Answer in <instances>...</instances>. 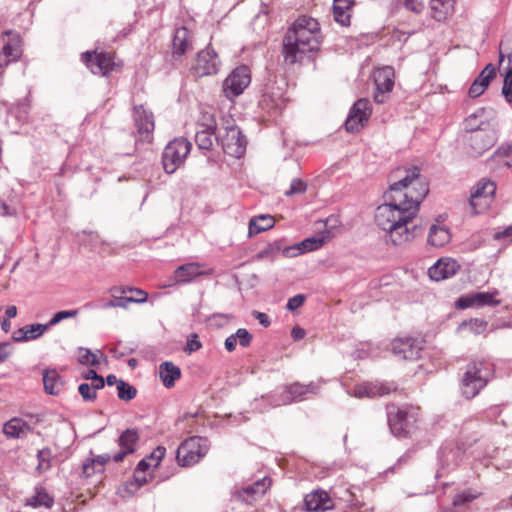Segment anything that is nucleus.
Instances as JSON below:
<instances>
[{
	"label": "nucleus",
	"instance_id": "f257e3e1",
	"mask_svg": "<svg viewBox=\"0 0 512 512\" xmlns=\"http://www.w3.org/2000/svg\"><path fill=\"white\" fill-rule=\"evenodd\" d=\"M388 203L377 207L375 223L387 232L386 241L394 246L403 245L414 238L409 224L416 217L420 203L429 192L416 166L399 167L389 176Z\"/></svg>",
	"mask_w": 512,
	"mask_h": 512
},
{
	"label": "nucleus",
	"instance_id": "f03ea898",
	"mask_svg": "<svg viewBox=\"0 0 512 512\" xmlns=\"http://www.w3.org/2000/svg\"><path fill=\"white\" fill-rule=\"evenodd\" d=\"M321 31L316 19L303 15L288 28L283 40V56L286 63L295 64L307 53L320 48Z\"/></svg>",
	"mask_w": 512,
	"mask_h": 512
},
{
	"label": "nucleus",
	"instance_id": "7ed1b4c3",
	"mask_svg": "<svg viewBox=\"0 0 512 512\" xmlns=\"http://www.w3.org/2000/svg\"><path fill=\"white\" fill-rule=\"evenodd\" d=\"M495 112L481 108L466 119V128L471 131L470 146L476 155L489 150L497 141L495 124L491 123Z\"/></svg>",
	"mask_w": 512,
	"mask_h": 512
},
{
	"label": "nucleus",
	"instance_id": "20e7f679",
	"mask_svg": "<svg viewBox=\"0 0 512 512\" xmlns=\"http://www.w3.org/2000/svg\"><path fill=\"white\" fill-rule=\"evenodd\" d=\"M319 390V386L310 382L309 384L293 383L285 386V390L280 397L275 395L261 396L259 399H254L252 402L253 410L263 413L271 407H278L280 405H286L293 401H302L309 394H316Z\"/></svg>",
	"mask_w": 512,
	"mask_h": 512
},
{
	"label": "nucleus",
	"instance_id": "39448f33",
	"mask_svg": "<svg viewBox=\"0 0 512 512\" xmlns=\"http://www.w3.org/2000/svg\"><path fill=\"white\" fill-rule=\"evenodd\" d=\"M388 425L393 435L407 436L419 418V408L413 406H391L387 412Z\"/></svg>",
	"mask_w": 512,
	"mask_h": 512
},
{
	"label": "nucleus",
	"instance_id": "423d86ee",
	"mask_svg": "<svg viewBox=\"0 0 512 512\" xmlns=\"http://www.w3.org/2000/svg\"><path fill=\"white\" fill-rule=\"evenodd\" d=\"M215 139L221 143L224 153L240 158L246 151V139L234 124V120L227 119L223 132L220 130Z\"/></svg>",
	"mask_w": 512,
	"mask_h": 512
},
{
	"label": "nucleus",
	"instance_id": "0eeeda50",
	"mask_svg": "<svg viewBox=\"0 0 512 512\" xmlns=\"http://www.w3.org/2000/svg\"><path fill=\"white\" fill-rule=\"evenodd\" d=\"M192 144L180 137L170 141L162 154V165L166 173L172 174L181 167L191 151Z\"/></svg>",
	"mask_w": 512,
	"mask_h": 512
},
{
	"label": "nucleus",
	"instance_id": "6e6552de",
	"mask_svg": "<svg viewBox=\"0 0 512 512\" xmlns=\"http://www.w3.org/2000/svg\"><path fill=\"white\" fill-rule=\"evenodd\" d=\"M208 441L201 437H190L178 447L176 458L180 466L189 467L198 463L208 452Z\"/></svg>",
	"mask_w": 512,
	"mask_h": 512
},
{
	"label": "nucleus",
	"instance_id": "1a4fd4ad",
	"mask_svg": "<svg viewBox=\"0 0 512 512\" xmlns=\"http://www.w3.org/2000/svg\"><path fill=\"white\" fill-rule=\"evenodd\" d=\"M482 362L472 363L467 366V370L462 378V393L467 399L474 398L488 382L487 373H483Z\"/></svg>",
	"mask_w": 512,
	"mask_h": 512
},
{
	"label": "nucleus",
	"instance_id": "9d476101",
	"mask_svg": "<svg viewBox=\"0 0 512 512\" xmlns=\"http://www.w3.org/2000/svg\"><path fill=\"white\" fill-rule=\"evenodd\" d=\"M251 82L250 70L242 65L235 68L223 82L224 96L232 100L241 95Z\"/></svg>",
	"mask_w": 512,
	"mask_h": 512
},
{
	"label": "nucleus",
	"instance_id": "9b49d317",
	"mask_svg": "<svg viewBox=\"0 0 512 512\" xmlns=\"http://www.w3.org/2000/svg\"><path fill=\"white\" fill-rule=\"evenodd\" d=\"M220 67L221 61L217 53L208 46L197 53L191 71L196 77H205L217 74Z\"/></svg>",
	"mask_w": 512,
	"mask_h": 512
},
{
	"label": "nucleus",
	"instance_id": "f8f14e48",
	"mask_svg": "<svg viewBox=\"0 0 512 512\" xmlns=\"http://www.w3.org/2000/svg\"><path fill=\"white\" fill-rule=\"evenodd\" d=\"M82 61L96 75L106 76L116 68L114 57L108 52L87 51L82 54Z\"/></svg>",
	"mask_w": 512,
	"mask_h": 512
},
{
	"label": "nucleus",
	"instance_id": "ddd939ff",
	"mask_svg": "<svg viewBox=\"0 0 512 512\" xmlns=\"http://www.w3.org/2000/svg\"><path fill=\"white\" fill-rule=\"evenodd\" d=\"M496 192V185L492 181H480L469 199V204L475 214L482 213L490 206Z\"/></svg>",
	"mask_w": 512,
	"mask_h": 512
},
{
	"label": "nucleus",
	"instance_id": "4468645a",
	"mask_svg": "<svg viewBox=\"0 0 512 512\" xmlns=\"http://www.w3.org/2000/svg\"><path fill=\"white\" fill-rule=\"evenodd\" d=\"M372 109L368 99L362 98L357 100L351 107L345 122L346 130L349 132L359 131L364 123L368 121Z\"/></svg>",
	"mask_w": 512,
	"mask_h": 512
},
{
	"label": "nucleus",
	"instance_id": "2eb2a0df",
	"mask_svg": "<svg viewBox=\"0 0 512 512\" xmlns=\"http://www.w3.org/2000/svg\"><path fill=\"white\" fill-rule=\"evenodd\" d=\"M394 69L391 66L379 68L374 73V81L376 85V93L374 95L375 102L382 104L386 101L387 94L394 87Z\"/></svg>",
	"mask_w": 512,
	"mask_h": 512
},
{
	"label": "nucleus",
	"instance_id": "dca6fc26",
	"mask_svg": "<svg viewBox=\"0 0 512 512\" xmlns=\"http://www.w3.org/2000/svg\"><path fill=\"white\" fill-rule=\"evenodd\" d=\"M499 294L498 290L489 292H476L460 297L456 301V307L466 309L469 307L497 306L500 304L495 296Z\"/></svg>",
	"mask_w": 512,
	"mask_h": 512
},
{
	"label": "nucleus",
	"instance_id": "f3484780",
	"mask_svg": "<svg viewBox=\"0 0 512 512\" xmlns=\"http://www.w3.org/2000/svg\"><path fill=\"white\" fill-rule=\"evenodd\" d=\"M396 390V386L389 382H365L355 385L352 395L356 398H374L385 396Z\"/></svg>",
	"mask_w": 512,
	"mask_h": 512
},
{
	"label": "nucleus",
	"instance_id": "a211bd4d",
	"mask_svg": "<svg viewBox=\"0 0 512 512\" xmlns=\"http://www.w3.org/2000/svg\"><path fill=\"white\" fill-rule=\"evenodd\" d=\"M394 355L405 360H415L419 358L422 349L420 343L410 337L397 338L391 344Z\"/></svg>",
	"mask_w": 512,
	"mask_h": 512
},
{
	"label": "nucleus",
	"instance_id": "6ab92c4d",
	"mask_svg": "<svg viewBox=\"0 0 512 512\" xmlns=\"http://www.w3.org/2000/svg\"><path fill=\"white\" fill-rule=\"evenodd\" d=\"M205 123L199 125L195 134V142L199 149L210 150L213 146V136L215 135L217 125L212 115H204Z\"/></svg>",
	"mask_w": 512,
	"mask_h": 512
},
{
	"label": "nucleus",
	"instance_id": "aec40b11",
	"mask_svg": "<svg viewBox=\"0 0 512 512\" xmlns=\"http://www.w3.org/2000/svg\"><path fill=\"white\" fill-rule=\"evenodd\" d=\"M139 440V434L135 429H127L121 433L118 438V445L120 451L113 455L114 462H121L124 458L132 454L136 449V444Z\"/></svg>",
	"mask_w": 512,
	"mask_h": 512
},
{
	"label": "nucleus",
	"instance_id": "412c9836",
	"mask_svg": "<svg viewBox=\"0 0 512 512\" xmlns=\"http://www.w3.org/2000/svg\"><path fill=\"white\" fill-rule=\"evenodd\" d=\"M459 269V264L451 258L439 259L428 270L429 277L434 281H441L455 275Z\"/></svg>",
	"mask_w": 512,
	"mask_h": 512
},
{
	"label": "nucleus",
	"instance_id": "4be33fe9",
	"mask_svg": "<svg viewBox=\"0 0 512 512\" xmlns=\"http://www.w3.org/2000/svg\"><path fill=\"white\" fill-rule=\"evenodd\" d=\"M307 511L324 512L333 509L334 503L328 493L323 490H315L304 498Z\"/></svg>",
	"mask_w": 512,
	"mask_h": 512
},
{
	"label": "nucleus",
	"instance_id": "5701e85b",
	"mask_svg": "<svg viewBox=\"0 0 512 512\" xmlns=\"http://www.w3.org/2000/svg\"><path fill=\"white\" fill-rule=\"evenodd\" d=\"M270 486L271 480L268 477H263L253 484L240 489L237 492V496L241 501L251 504L256 499L262 497Z\"/></svg>",
	"mask_w": 512,
	"mask_h": 512
},
{
	"label": "nucleus",
	"instance_id": "b1692460",
	"mask_svg": "<svg viewBox=\"0 0 512 512\" xmlns=\"http://www.w3.org/2000/svg\"><path fill=\"white\" fill-rule=\"evenodd\" d=\"M4 35L7 39H4L2 54L7 58L5 65H8L12 61L18 60L22 55V40L18 33L12 31H6Z\"/></svg>",
	"mask_w": 512,
	"mask_h": 512
},
{
	"label": "nucleus",
	"instance_id": "393cba45",
	"mask_svg": "<svg viewBox=\"0 0 512 512\" xmlns=\"http://www.w3.org/2000/svg\"><path fill=\"white\" fill-rule=\"evenodd\" d=\"M496 70L492 64H487L484 69L480 72L478 77L471 84L468 95L471 98H477L482 95L487 87L489 86L491 80L495 77Z\"/></svg>",
	"mask_w": 512,
	"mask_h": 512
},
{
	"label": "nucleus",
	"instance_id": "a878e982",
	"mask_svg": "<svg viewBox=\"0 0 512 512\" xmlns=\"http://www.w3.org/2000/svg\"><path fill=\"white\" fill-rule=\"evenodd\" d=\"M135 126L139 134L148 137L154 130V120L151 112L144 109L142 105L135 106L133 110Z\"/></svg>",
	"mask_w": 512,
	"mask_h": 512
},
{
	"label": "nucleus",
	"instance_id": "bb28decb",
	"mask_svg": "<svg viewBox=\"0 0 512 512\" xmlns=\"http://www.w3.org/2000/svg\"><path fill=\"white\" fill-rule=\"evenodd\" d=\"M191 48V33L189 30L186 27L177 28L172 41L173 55L180 57Z\"/></svg>",
	"mask_w": 512,
	"mask_h": 512
},
{
	"label": "nucleus",
	"instance_id": "cd10ccee",
	"mask_svg": "<svg viewBox=\"0 0 512 512\" xmlns=\"http://www.w3.org/2000/svg\"><path fill=\"white\" fill-rule=\"evenodd\" d=\"M201 264L196 262L187 263L179 266L174 271V283H189L197 276L203 275Z\"/></svg>",
	"mask_w": 512,
	"mask_h": 512
},
{
	"label": "nucleus",
	"instance_id": "c85d7f7f",
	"mask_svg": "<svg viewBox=\"0 0 512 512\" xmlns=\"http://www.w3.org/2000/svg\"><path fill=\"white\" fill-rule=\"evenodd\" d=\"M43 384L45 392L50 395H58L64 389V380L55 369L43 372Z\"/></svg>",
	"mask_w": 512,
	"mask_h": 512
},
{
	"label": "nucleus",
	"instance_id": "c756f323",
	"mask_svg": "<svg viewBox=\"0 0 512 512\" xmlns=\"http://www.w3.org/2000/svg\"><path fill=\"white\" fill-rule=\"evenodd\" d=\"M30 431V425L21 418H12L3 426V433L9 438L25 437Z\"/></svg>",
	"mask_w": 512,
	"mask_h": 512
},
{
	"label": "nucleus",
	"instance_id": "7c9ffc66",
	"mask_svg": "<svg viewBox=\"0 0 512 512\" xmlns=\"http://www.w3.org/2000/svg\"><path fill=\"white\" fill-rule=\"evenodd\" d=\"M354 0H334L333 14L336 22L342 26L350 24L352 7Z\"/></svg>",
	"mask_w": 512,
	"mask_h": 512
},
{
	"label": "nucleus",
	"instance_id": "2f4dec72",
	"mask_svg": "<svg viewBox=\"0 0 512 512\" xmlns=\"http://www.w3.org/2000/svg\"><path fill=\"white\" fill-rule=\"evenodd\" d=\"M159 377L166 388H172L181 377V370L172 362L166 361L159 365Z\"/></svg>",
	"mask_w": 512,
	"mask_h": 512
},
{
	"label": "nucleus",
	"instance_id": "473e14b6",
	"mask_svg": "<svg viewBox=\"0 0 512 512\" xmlns=\"http://www.w3.org/2000/svg\"><path fill=\"white\" fill-rule=\"evenodd\" d=\"M451 240V233L446 226L432 225L428 233V243L434 247H443Z\"/></svg>",
	"mask_w": 512,
	"mask_h": 512
},
{
	"label": "nucleus",
	"instance_id": "72a5a7b5",
	"mask_svg": "<svg viewBox=\"0 0 512 512\" xmlns=\"http://www.w3.org/2000/svg\"><path fill=\"white\" fill-rule=\"evenodd\" d=\"M455 0H431L430 8L432 16L437 21H442L453 11Z\"/></svg>",
	"mask_w": 512,
	"mask_h": 512
},
{
	"label": "nucleus",
	"instance_id": "f704fd0d",
	"mask_svg": "<svg viewBox=\"0 0 512 512\" xmlns=\"http://www.w3.org/2000/svg\"><path fill=\"white\" fill-rule=\"evenodd\" d=\"M275 224L271 215H259L253 217L249 222V236H254L262 231L271 229Z\"/></svg>",
	"mask_w": 512,
	"mask_h": 512
},
{
	"label": "nucleus",
	"instance_id": "c9c22d12",
	"mask_svg": "<svg viewBox=\"0 0 512 512\" xmlns=\"http://www.w3.org/2000/svg\"><path fill=\"white\" fill-rule=\"evenodd\" d=\"M27 504L33 507L51 508L54 504V499L51 497L46 489L42 486L35 487L34 494L27 499Z\"/></svg>",
	"mask_w": 512,
	"mask_h": 512
},
{
	"label": "nucleus",
	"instance_id": "e433bc0d",
	"mask_svg": "<svg viewBox=\"0 0 512 512\" xmlns=\"http://www.w3.org/2000/svg\"><path fill=\"white\" fill-rule=\"evenodd\" d=\"M97 352L98 353H94L88 348L80 347L78 349L79 363L82 365L98 366L100 363L98 354L100 356H103V354L101 353V351H97Z\"/></svg>",
	"mask_w": 512,
	"mask_h": 512
},
{
	"label": "nucleus",
	"instance_id": "4c0bfd02",
	"mask_svg": "<svg viewBox=\"0 0 512 512\" xmlns=\"http://www.w3.org/2000/svg\"><path fill=\"white\" fill-rule=\"evenodd\" d=\"M326 240L327 237L325 236H313L299 242V246L301 247L302 253L304 254L321 248Z\"/></svg>",
	"mask_w": 512,
	"mask_h": 512
},
{
	"label": "nucleus",
	"instance_id": "58836bf2",
	"mask_svg": "<svg viewBox=\"0 0 512 512\" xmlns=\"http://www.w3.org/2000/svg\"><path fill=\"white\" fill-rule=\"evenodd\" d=\"M38 465L37 471L42 473L46 472L51 468L52 451L49 448H43L37 453Z\"/></svg>",
	"mask_w": 512,
	"mask_h": 512
},
{
	"label": "nucleus",
	"instance_id": "ea45409f",
	"mask_svg": "<svg viewBox=\"0 0 512 512\" xmlns=\"http://www.w3.org/2000/svg\"><path fill=\"white\" fill-rule=\"evenodd\" d=\"M112 298H113L112 300L102 302L100 305V308L101 309H109V308L119 307V308L127 309L129 304L132 303V300L128 299L127 296H119L116 294L115 296H112Z\"/></svg>",
	"mask_w": 512,
	"mask_h": 512
},
{
	"label": "nucleus",
	"instance_id": "a19ab883",
	"mask_svg": "<svg viewBox=\"0 0 512 512\" xmlns=\"http://www.w3.org/2000/svg\"><path fill=\"white\" fill-rule=\"evenodd\" d=\"M117 391L119 399L124 401H130L134 399L137 394L136 388L125 381L118 382Z\"/></svg>",
	"mask_w": 512,
	"mask_h": 512
},
{
	"label": "nucleus",
	"instance_id": "79ce46f5",
	"mask_svg": "<svg viewBox=\"0 0 512 512\" xmlns=\"http://www.w3.org/2000/svg\"><path fill=\"white\" fill-rule=\"evenodd\" d=\"M25 329H26V333H27V337H28V341H29V340L37 339L38 337L43 335L49 329V325L47 323L46 324L36 323V324L25 325Z\"/></svg>",
	"mask_w": 512,
	"mask_h": 512
},
{
	"label": "nucleus",
	"instance_id": "37998d69",
	"mask_svg": "<svg viewBox=\"0 0 512 512\" xmlns=\"http://www.w3.org/2000/svg\"><path fill=\"white\" fill-rule=\"evenodd\" d=\"M97 390L99 389L87 383H82L78 387L79 394L81 395L83 400L89 402H92L97 398Z\"/></svg>",
	"mask_w": 512,
	"mask_h": 512
},
{
	"label": "nucleus",
	"instance_id": "c03bdc74",
	"mask_svg": "<svg viewBox=\"0 0 512 512\" xmlns=\"http://www.w3.org/2000/svg\"><path fill=\"white\" fill-rule=\"evenodd\" d=\"M461 326L468 327L474 334H481L487 328V322L482 319H471L469 322H463Z\"/></svg>",
	"mask_w": 512,
	"mask_h": 512
},
{
	"label": "nucleus",
	"instance_id": "a18cd8bd",
	"mask_svg": "<svg viewBox=\"0 0 512 512\" xmlns=\"http://www.w3.org/2000/svg\"><path fill=\"white\" fill-rule=\"evenodd\" d=\"M496 154L503 159V165L512 168V144L499 147Z\"/></svg>",
	"mask_w": 512,
	"mask_h": 512
},
{
	"label": "nucleus",
	"instance_id": "49530a36",
	"mask_svg": "<svg viewBox=\"0 0 512 512\" xmlns=\"http://www.w3.org/2000/svg\"><path fill=\"white\" fill-rule=\"evenodd\" d=\"M78 314V310H62L54 314V316L47 323L49 328L60 323L62 320L73 318Z\"/></svg>",
	"mask_w": 512,
	"mask_h": 512
},
{
	"label": "nucleus",
	"instance_id": "de8ad7c7",
	"mask_svg": "<svg viewBox=\"0 0 512 512\" xmlns=\"http://www.w3.org/2000/svg\"><path fill=\"white\" fill-rule=\"evenodd\" d=\"M233 335L237 343L242 347H248L253 339L252 334L245 328H239Z\"/></svg>",
	"mask_w": 512,
	"mask_h": 512
},
{
	"label": "nucleus",
	"instance_id": "09e8293b",
	"mask_svg": "<svg viewBox=\"0 0 512 512\" xmlns=\"http://www.w3.org/2000/svg\"><path fill=\"white\" fill-rule=\"evenodd\" d=\"M507 55L509 62L512 61V36L506 37L500 43V61L502 62L505 56Z\"/></svg>",
	"mask_w": 512,
	"mask_h": 512
},
{
	"label": "nucleus",
	"instance_id": "8fccbe9b",
	"mask_svg": "<svg viewBox=\"0 0 512 512\" xmlns=\"http://www.w3.org/2000/svg\"><path fill=\"white\" fill-rule=\"evenodd\" d=\"M478 497V494H474L471 491H463L462 493H459L455 495L453 498V505L459 506L468 502L473 501Z\"/></svg>",
	"mask_w": 512,
	"mask_h": 512
},
{
	"label": "nucleus",
	"instance_id": "3c124183",
	"mask_svg": "<svg viewBox=\"0 0 512 512\" xmlns=\"http://www.w3.org/2000/svg\"><path fill=\"white\" fill-rule=\"evenodd\" d=\"M307 185L301 179H293L289 190L286 191V195L301 194L306 191Z\"/></svg>",
	"mask_w": 512,
	"mask_h": 512
},
{
	"label": "nucleus",
	"instance_id": "603ef678",
	"mask_svg": "<svg viewBox=\"0 0 512 512\" xmlns=\"http://www.w3.org/2000/svg\"><path fill=\"white\" fill-rule=\"evenodd\" d=\"M201 347H202V344L199 340L198 335L193 333L187 339L186 347L184 350L186 353L190 354L192 352L198 351Z\"/></svg>",
	"mask_w": 512,
	"mask_h": 512
},
{
	"label": "nucleus",
	"instance_id": "864d4df0",
	"mask_svg": "<svg viewBox=\"0 0 512 512\" xmlns=\"http://www.w3.org/2000/svg\"><path fill=\"white\" fill-rule=\"evenodd\" d=\"M84 378L87 380H92V384L95 388L102 389L105 385V380L102 376L98 375L95 370H89Z\"/></svg>",
	"mask_w": 512,
	"mask_h": 512
},
{
	"label": "nucleus",
	"instance_id": "5fc2aeb1",
	"mask_svg": "<svg viewBox=\"0 0 512 512\" xmlns=\"http://www.w3.org/2000/svg\"><path fill=\"white\" fill-rule=\"evenodd\" d=\"M280 250H281V247H280L279 243H274L272 245H269L267 248L261 250L257 254V258L264 259V258L273 257L275 252L280 251Z\"/></svg>",
	"mask_w": 512,
	"mask_h": 512
},
{
	"label": "nucleus",
	"instance_id": "6e6d98bb",
	"mask_svg": "<svg viewBox=\"0 0 512 512\" xmlns=\"http://www.w3.org/2000/svg\"><path fill=\"white\" fill-rule=\"evenodd\" d=\"M305 301V296L302 294H297L291 297L287 302V309L290 311H294L297 308L301 307Z\"/></svg>",
	"mask_w": 512,
	"mask_h": 512
},
{
	"label": "nucleus",
	"instance_id": "4d7b16f0",
	"mask_svg": "<svg viewBox=\"0 0 512 512\" xmlns=\"http://www.w3.org/2000/svg\"><path fill=\"white\" fill-rule=\"evenodd\" d=\"M133 296H127L128 299L132 300V303H144L147 301L148 293L140 288H133Z\"/></svg>",
	"mask_w": 512,
	"mask_h": 512
},
{
	"label": "nucleus",
	"instance_id": "13d9d810",
	"mask_svg": "<svg viewBox=\"0 0 512 512\" xmlns=\"http://www.w3.org/2000/svg\"><path fill=\"white\" fill-rule=\"evenodd\" d=\"M281 251H282V254L288 258L297 257V256L303 254L301 247L299 246V243H296L291 246H287V247L283 248Z\"/></svg>",
	"mask_w": 512,
	"mask_h": 512
},
{
	"label": "nucleus",
	"instance_id": "bf43d9fd",
	"mask_svg": "<svg viewBox=\"0 0 512 512\" xmlns=\"http://www.w3.org/2000/svg\"><path fill=\"white\" fill-rule=\"evenodd\" d=\"M82 473L85 477H91L95 473H99L96 469V465L94 464L92 459H87L82 465Z\"/></svg>",
	"mask_w": 512,
	"mask_h": 512
},
{
	"label": "nucleus",
	"instance_id": "052dcab7",
	"mask_svg": "<svg viewBox=\"0 0 512 512\" xmlns=\"http://www.w3.org/2000/svg\"><path fill=\"white\" fill-rule=\"evenodd\" d=\"M96 465V469L99 473H102L104 471L105 464L110 461V459H113V456L111 457L109 454H103L99 455L96 458H91Z\"/></svg>",
	"mask_w": 512,
	"mask_h": 512
},
{
	"label": "nucleus",
	"instance_id": "680f3d73",
	"mask_svg": "<svg viewBox=\"0 0 512 512\" xmlns=\"http://www.w3.org/2000/svg\"><path fill=\"white\" fill-rule=\"evenodd\" d=\"M404 6L415 13H420L424 7L421 0H404Z\"/></svg>",
	"mask_w": 512,
	"mask_h": 512
},
{
	"label": "nucleus",
	"instance_id": "e2e57ef3",
	"mask_svg": "<svg viewBox=\"0 0 512 512\" xmlns=\"http://www.w3.org/2000/svg\"><path fill=\"white\" fill-rule=\"evenodd\" d=\"M166 449L162 446H158L154 451L150 454L149 459L155 461V467H157L164 457Z\"/></svg>",
	"mask_w": 512,
	"mask_h": 512
},
{
	"label": "nucleus",
	"instance_id": "0e129e2a",
	"mask_svg": "<svg viewBox=\"0 0 512 512\" xmlns=\"http://www.w3.org/2000/svg\"><path fill=\"white\" fill-rule=\"evenodd\" d=\"M12 353V344L10 342L0 343V363L5 361Z\"/></svg>",
	"mask_w": 512,
	"mask_h": 512
},
{
	"label": "nucleus",
	"instance_id": "69168bd1",
	"mask_svg": "<svg viewBox=\"0 0 512 512\" xmlns=\"http://www.w3.org/2000/svg\"><path fill=\"white\" fill-rule=\"evenodd\" d=\"M253 316H254L255 319L258 320V322L263 327H268L270 325V320H269V317H268L267 314H265L263 312L254 311L253 312Z\"/></svg>",
	"mask_w": 512,
	"mask_h": 512
},
{
	"label": "nucleus",
	"instance_id": "338daca9",
	"mask_svg": "<svg viewBox=\"0 0 512 512\" xmlns=\"http://www.w3.org/2000/svg\"><path fill=\"white\" fill-rule=\"evenodd\" d=\"M133 287H124V286H114L110 289L111 296H115L116 294L121 296L122 294L132 293Z\"/></svg>",
	"mask_w": 512,
	"mask_h": 512
},
{
	"label": "nucleus",
	"instance_id": "774afa93",
	"mask_svg": "<svg viewBox=\"0 0 512 512\" xmlns=\"http://www.w3.org/2000/svg\"><path fill=\"white\" fill-rule=\"evenodd\" d=\"M13 339H14L16 342H24V341H28V337H27V333H26L25 326H24V327H22V328H19L18 330H16V331L13 333Z\"/></svg>",
	"mask_w": 512,
	"mask_h": 512
}]
</instances>
